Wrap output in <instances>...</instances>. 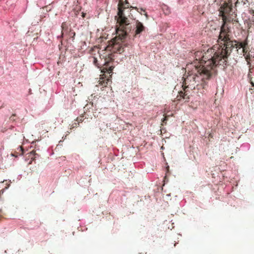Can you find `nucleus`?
Here are the masks:
<instances>
[{"label": "nucleus", "mask_w": 254, "mask_h": 254, "mask_svg": "<svg viewBox=\"0 0 254 254\" xmlns=\"http://www.w3.org/2000/svg\"><path fill=\"white\" fill-rule=\"evenodd\" d=\"M119 14L120 15L118 19V29L121 32L123 38L128 37L131 39L136 36L139 37L140 34L145 31L146 28L138 20L136 21L135 24L130 23L128 18L124 13V10L121 8H119Z\"/></svg>", "instance_id": "nucleus-1"}, {"label": "nucleus", "mask_w": 254, "mask_h": 254, "mask_svg": "<svg viewBox=\"0 0 254 254\" xmlns=\"http://www.w3.org/2000/svg\"><path fill=\"white\" fill-rule=\"evenodd\" d=\"M161 6L164 13L165 15H168L171 13V8L167 5L163 3Z\"/></svg>", "instance_id": "nucleus-2"}, {"label": "nucleus", "mask_w": 254, "mask_h": 254, "mask_svg": "<svg viewBox=\"0 0 254 254\" xmlns=\"http://www.w3.org/2000/svg\"><path fill=\"white\" fill-rule=\"evenodd\" d=\"M28 154H29V157H31L32 161L36 160V158L39 157V154L35 153V151L34 150L28 153Z\"/></svg>", "instance_id": "nucleus-3"}, {"label": "nucleus", "mask_w": 254, "mask_h": 254, "mask_svg": "<svg viewBox=\"0 0 254 254\" xmlns=\"http://www.w3.org/2000/svg\"><path fill=\"white\" fill-rule=\"evenodd\" d=\"M251 147V145L249 143H244L241 146V148L244 151H248Z\"/></svg>", "instance_id": "nucleus-4"}, {"label": "nucleus", "mask_w": 254, "mask_h": 254, "mask_svg": "<svg viewBox=\"0 0 254 254\" xmlns=\"http://www.w3.org/2000/svg\"><path fill=\"white\" fill-rule=\"evenodd\" d=\"M121 4L123 6V8H127L129 7V3L127 0H125V1H122L120 2Z\"/></svg>", "instance_id": "nucleus-5"}, {"label": "nucleus", "mask_w": 254, "mask_h": 254, "mask_svg": "<svg viewBox=\"0 0 254 254\" xmlns=\"http://www.w3.org/2000/svg\"><path fill=\"white\" fill-rule=\"evenodd\" d=\"M70 38L71 39L72 41H73L75 36V33L74 31H70L69 34Z\"/></svg>", "instance_id": "nucleus-6"}, {"label": "nucleus", "mask_w": 254, "mask_h": 254, "mask_svg": "<svg viewBox=\"0 0 254 254\" xmlns=\"http://www.w3.org/2000/svg\"><path fill=\"white\" fill-rule=\"evenodd\" d=\"M167 121H168V117H164V118H163L162 119V123H163L164 124H165V125H166V124H167Z\"/></svg>", "instance_id": "nucleus-7"}, {"label": "nucleus", "mask_w": 254, "mask_h": 254, "mask_svg": "<svg viewBox=\"0 0 254 254\" xmlns=\"http://www.w3.org/2000/svg\"><path fill=\"white\" fill-rule=\"evenodd\" d=\"M77 125H79V123L78 122L77 123L74 122V123H73L71 125V127L70 128V129L71 128L76 127H77Z\"/></svg>", "instance_id": "nucleus-8"}, {"label": "nucleus", "mask_w": 254, "mask_h": 254, "mask_svg": "<svg viewBox=\"0 0 254 254\" xmlns=\"http://www.w3.org/2000/svg\"><path fill=\"white\" fill-rule=\"evenodd\" d=\"M140 11H138L141 14H143V13L145 12V10L143 8H140Z\"/></svg>", "instance_id": "nucleus-9"}, {"label": "nucleus", "mask_w": 254, "mask_h": 254, "mask_svg": "<svg viewBox=\"0 0 254 254\" xmlns=\"http://www.w3.org/2000/svg\"><path fill=\"white\" fill-rule=\"evenodd\" d=\"M76 121L79 123L80 122H82V117H81L80 118H77V119H76Z\"/></svg>", "instance_id": "nucleus-10"}, {"label": "nucleus", "mask_w": 254, "mask_h": 254, "mask_svg": "<svg viewBox=\"0 0 254 254\" xmlns=\"http://www.w3.org/2000/svg\"><path fill=\"white\" fill-rule=\"evenodd\" d=\"M15 115H12L10 117V119L11 120H14V117H15Z\"/></svg>", "instance_id": "nucleus-11"}, {"label": "nucleus", "mask_w": 254, "mask_h": 254, "mask_svg": "<svg viewBox=\"0 0 254 254\" xmlns=\"http://www.w3.org/2000/svg\"><path fill=\"white\" fill-rule=\"evenodd\" d=\"M143 14L146 16V19H148V18L149 16H148V15L147 14V13L146 12H145L143 13Z\"/></svg>", "instance_id": "nucleus-12"}, {"label": "nucleus", "mask_w": 254, "mask_h": 254, "mask_svg": "<svg viewBox=\"0 0 254 254\" xmlns=\"http://www.w3.org/2000/svg\"><path fill=\"white\" fill-rule=\"evenodd\" d=\"M118 51L119 52V53H121L123 52V49L122 48H120L118 50Z\"/></svg>", "instance_id": "nucleus-13"}, {"label": "nucleus", "mask_w": 254, "mask_h": 254, "mask_svg": "<svg viewBox=\"0 0 254 254\" xmlns=\"http://www.w3.org/2000/svg\"><path fill=\"white\" fill-rule=\"evenodd\" d=\"M220 62H222L223 64H226V61L223 60L222 59L220 60Z\"/></svg>", "instance_id": "nucleus-14"}, {"label": "nucleus", "mask_w": 254, "mask_h": 254, "mask_svg": "<svg viewBox=\"0 0 254 254\" xmlns=\"http://www.w3.org/2000/svg\"><path fill=\"white\" fill-rule=\"evenodd\" d=\"M4 190V189L1 190L0 191V193H3Z\"/></svg>", "instance_id": "nucleus-15"}, {"label": "nucleus", "mask_w": 254, "mask_h": 254, "mask_svg": "<svg viewBox=\"0 0 254 254\" xmlns=\"http://www.w3.org/2000/svg\"><path fill=\"white\" fill-rule=\"evenodd\" d=\"M66 135H65V136H63V137H62V139H63V140H64V139L66 138Z\"/></svg>", "instance_id": "nucleus-16"}, {"label": "nucleus", "mask_w": 254, "mask_h": 254, "mask_svg": "<svg viewBox=\"0 0 254 254\" xmlns=\"http://www.w3.org/2000/svg\"><path fill=\"white\" fill-rule=\"evenodd\" d=\"M67 134H68L70 133V131H67Z\"/></svg>", "instance_id": "nucleus-17"}, {"label": "nucleus", "mask_w": 254, "mask_h": 254, "mask_svg": "<svg viewBox=\"0 0 254 254\" xmlns=\"http://www.w3.org/2000/svg\"><path fill=\"white\" fill-rule=\"evenodd\" d=\"M31 90L30 89L29 90V92H31Z\"/></svg>", "instance_id": "nucleus-18"}, {"label": "nucleus", "mask_w": 254, "mask_h": 254, "mask_svg": "<svg viewBox=\"0 0 254 254\" xmlns=\"http://www.w3.org/2000/svg\"><path fill=\"white\" fill-rule=\"evenodd\" d=\"M62 141H63V140H60V141L59 142V143H60V142H62Z\"/></svg>", "instance_id": "nucleus-19"}, {"label": "nucleus", "mask_w": 254, "mask_h": 254, "mask_svg": "<svg viewBox=\"0 0 254 254\" xmlns=\"http://www.w3.org/2000/svg\"><path fill=\"white\" fill-rule=\"evenodd\" d=\"M210 77H211V75H209V77H208V78H209Z\"/></svg>", "instance_id": "nucleus-20"}, {"label": "nucleus", "mask_w": 254, "mask_h": 254, "mask_svg": "<svg viewBox=\"0 0 254 254\" xmlns=\"http://www.w3.org/2000/svg\"><path fill=\"white\" fill-rule=\"evenodd\" d=\"M54 154V153L53 152L52 153L50 154V155H52Z\"/></svg>", "instance_id": "nucleus-21"}]
</instances>
